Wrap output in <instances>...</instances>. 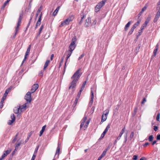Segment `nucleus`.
<instances>
[{
	"label": "nucleus",
	"mask_w": 160,
	"mask_h": 160,
	"mask_svg": "<svg viewBox=\"0 0 160 160\" xmlns=\"http://www.w3.org/2000/svg\"><path fill=\"white\" fill-rule=\"evenodd\" d=\"M138 156L137 155H134L132 158L133 160H137V159Z\"/></svg>",
	"instance_id": "obj_48"
},
{
	"label": "nucleus",
	"mask_w": 160,
	"mask_h": 160,
	"mask_svg": "<svg viewBox=\"0 0 160 160\" xmlns=\"http://www.w3.org/2000/svg\"><path fill=\"white\" fill-rule=\"evenodd\" d=\"M110 128V124H108L106 128L105 129L104 131L103 132V133L104 134H105L107 132L108 130Z\"/></svg>",
	"instance_id": "obj_21"
},
{
	"label": "nucleus",
	"mask_w": 160,
	"mask_h": 160,
	"mask_svg": "<svg viewBox=\"0 0 160 160\" xmlns=\"http://www.w3.org/2000/svg\"><path fill=\"white\" fill-rule=\"evenodd\" d=\"M137 109H138V108L137 107H136L134 108V111L132 113V117H134V116H135V115L136 113V112H137Z\"/></svg>",
	"instance_id": "obj_27"
},
{
	"label": "nucleus",
	"mask_w": 160,
	"mask_h": 160,
	"mask_svg": "<svg viewBox=\"0 0 160 160\" xmlns=\"http://www.w3.org/2000/svg\"><path fill=\"white\" fill-rule=\"evenodd\" d=\"M153 129L155 131H156L158 129V126H154V128H153Z\"/></svg>",
	"instance_id": "obj_55"
},
{
	"label": "nucleus",
	"mask_w": 160,
	"mask_h": 160,
	"mask_svg": "<svg viewBox=\"0 0 160 160\" xmlns=\"http://www.w3.org/2000/svg\"><path fill=\"white\" fill-rule=\"evenodd\" d=\"M81 21L79 22V24H81L82 23V19L84 18L85 16V15H84V13L83 11H82V12L81 14Z\"/></svg>",
	"instance_id": "obj_19"
},
{
	"label": "nucleus",
	"mask_w": 160,
	"mask_h": 160,
	"mask_svg": "<svg viewBox=\"0 0 160 160\" xmlns=\"http://www.w3.org/2000/svg\"><path fill=\"white\" fill-rule=\"evenodd\" d=\"M130 25V21H129L125 26L124 29L125 31H127L128 30V28L129 27Z\"/></svg>",
	"instance_id": "obj_24"
},
{
	"label": "nucleus",
	"mask_w": 160,
	"mask_h": 160,
	"mask_svg": "<svg viewBox=\"0 0 160 160\" xmlns=\"http://www.w3.org/2000/svg\"><path fill=\"white\" fill-rule=\"evenodd\" d=\"M36 157V156H35L34 155H33L32 157L31 160H34Z\"/></svg>",
	"instance_id": "obj_64"
},
{
	"label": "nucleus",
	"mask_w": 160,
	"mask_h": 160,
	"mask_svg": "<svg viewBox=\"0 0 160 160\" xmlns=\"http://www.w3.org/2000/svg\"><path fill=\"white\" fill-rule=\"evenodd\" d=\"M82 91L80 90L79 92H78L77 95V97H78V98H80V95L81 94V92Z\"/></svg>",
	"instance_id": "obj_44"
},
{
	"label": "nucleus",
	"mask_w": 160,
	"mask_h": 160,
	"mask_svg": "<svg viewBox=\"0 0 160 160\" xmlns=\"http://www.w3.org/2000/svg\"><path fill=\"white\" fill-rule=\"evenodd\" d=\"M143 30H141V29H140V30H139L138 32V35H137V38H138V36L141 35L142 33V32Z\"/></svg>",
	"instance_id": "obj_35"
},
{
	"label": "nucleus",
	"mask_w": 160,
	"mask_h": 160,
	"mask_svg": "<svg viewBox=\"0 0 160 160\" xmlns=\"http://www.w3.org/2000/svg\"><path fill=\"white\" fill-rule=\"evenodd\" d=\"M60 8V6H58V7H57L56 9L54 11V12H53V16H55L58 12V10H59Z\"/></svg>",
	"instance_id": "obj_20"
},
{
	"label": "nucleus",
	"mask_w": 160,
	"mask_h": 160,
	"mask_svg": "<svg viewBox=\"0 0 160 160\" xmlns=\"http://www.w3.org/2000/svg\"><path fill=\"white\" fill-rule=\"evenodd\" d=\"M149 144V143L148 142H147L145 143L143 145V146L144 147H145L147 146Z\"/></svg>",
	"instance_id": "obj_57"
},
{
	"label": "nucleus",
	"mask_w": 160,
	"mask_h": 160,
	"mask_svg": "<svg viewBox=\"0 0 160 160\" xmlns=\"http://www.w3.org/2000/svg\"><path fill=\"white\" fill-rule=\"evenodd\" d=\"M30 50L29 49V48H28L27 49V50L26 51V52L25 53V56H24V59L23 60V61H22V64H21V65H22L23 64V63H24V62L25 61L26 59L27 58V56L28 55L29 53V52H30Z\"/></svg>",
	"instance_id": "obj_11"
},
{
	"label": "nucleus",
	"mask_w": 160,
	"mask_h": 160,
	"mask_svg": "<svg viewBox=\"0 0 160 160\" xmlns=\"http://www.w3.org/2000/svg\"><path fill=\"white\" fill-rule=\"evenodd\" d=\"M42 14V12H41V14L38 17V21H41Z\"/></svg>",
	"instance_id": "obj_49"
},
{
	"label": "nucleus",
	"mask_w": 160,
	"mask_h": 160,
	"mask_svg": "<svg viewBox=\"0 0 160 160\" xmlns=\"http://www.w3.org/2000/svg\"><path fill=\"white\" fill-rule=\"evenodd\" d=\"M43 71L41 70L39 73L38 75L42 77L43 76Z\"/></svg>",
	"instance_id": "obj_41"
},
{
	"label": "nucleus",
	"mask_w": 160,
	"mask_h": 160,
	"mask_svg": "<svg viewBox=\"0 0 160 160\" xmlns=\"http://www.w3.org/2000/svg\"><path fill=\"white\" fill-rule=\"evenodd\" d=\"M141 21V19H139L133 25V26L131 29V31L132 32H133L136 28L139 25Z\"/></svg>",
	"instance_id": "obj_8"
},
{
	"label": "nucleus",
	"mask_w": 160,
	"mask_h": 160,
	"mask_svg": "<svg viewBox=\"0 0 160 160\" xmlns=\"http://www.w3.org/2000/svg\"><path fill=\"white\" fill-rule=\"evenodd\" d=\"M85 56V54L84 53H82V55H81L78 58V60H80L81 59Z\"/></svg>",
	"instance_id": "obj_37"
},
{
	"label": "nucleus",
	"mask_w": 160,
	"mask_h": 160,
	"mask_svg": "<svg viewBox=\"0 0 160 160\" xmlns=\"http://www.w3.org/2000/svg\"><path fill=\"white\" fill-rule=\"evenodd\" d=\"M64 25H68L69 24L70 22H69L68 20L67 19L63 21Z\"/></svg>",
	"instance_id": "obj_29"
},
{
	"label": "nucleus",
	"mask_w": 160,
	"mask_h": 160,
	"mask_svg": "<svg viewBox=\"0 0 160 160\" xmlns=\"http://www.w3.org/2000/svg\"><path fill=\"white\" fill-rule=\"evenodd\" d=\"M97 22V21L96 20H94L93 22L92 23V25H95Z\"/></svg>",
	"instance_id": "obj_63"
},
{
	"label": "nucleus",
	"mask_w": 160,
	"mask_h": 160,
	"mask_svg": "<svg viewBox=\"0 0 160 160\" xmlns=\"http://www.w3.org/2000/svg\"><path fill=\"white\" fill-rule=\"evenodd\" d=\"M20 108V106H18L17 107H15L13 109V112L15 114L19 113Z\"/></svg>",
	"instance_id": "obj_13"
},
{
	"label": "nucleus",
	"mask_w": 160,
	"mask_h": 160,
	"mask_svg": "<svg viewBox=\"0 0 160 160\" xmlns=\"http://www.w3.org/2000/svg\"><path fill=\"white\" fill-rule=\"evenodd\" d=\"M18 136V134H16L15 138L13 139L12 141V143H14L17 140V137Z\"/></svg>",
	"instance_id": "obj_40"
},
{
	"label": "nucleus",
	"mask_w": 160,
	"mask_h": 160,
	"mask_svg": "<svg viewBox=\"0 0 160 160\" xmlns=\"http://www.w3.org/2000/svg\"><path fill=\"white\" fill-rule=\"evenodd\" d=\"M7 155H6V154H5V153H4L2 156L1 157L2 158L4 159V158Z\"/></svg>",
	"instance_id": "obj_58"
},
{
	"label": "nucleus",
	"mask_w": 160,
	"mask_h": 160,
	"mask_svg": "<svg viewBox=\"0 0 160 160\" xmlns=\"http://www.w3.org/2000/svg\"><path fill=\"white\" fill-rule=\"evenodd\" d=\"M50 63V61L49 60H47L45 64H44V68H43V69L44 70H45L46 69V68L48 67V66L49 64V63Z\"/></svg>",
	"instance_id": "obj_22"
},
{
	"label": "nucleus",
	"mask_w": 160,
	"mask_h": 160,
	"mask_svg": "<svg viewBox=\"0 0 160 160\" xmlns=\"http://www.w3.org/2000/svg\"><path fill=\"white\" fill-rule=\"evenodd\" d=\"M147 8V6L146 5H145V6L142 8L141 11H142V12H143L146 10Z\"/></svg>",
	"instance_id": "obj_43"
},
{
	"label": "nucleus",
	"mask_w": 160,
	"mask_h": 160,
	"mask_svg": "<svg viewBox=\"0 0 160 160\" xmlns=\"http://www.w3.org/2000/svg\"><path fill=\"white\" fill-rule=\"evenodd\" d=\"M153 139V135H150L148 138V141L149 142H152Z\"/></svg>",
	"instance_id": "obj_31"
},
{
	"label": "nucleus",
	"mask_w": 160,
	"mask_h": 160,
	"mask_svg": "<svg viewBox=\"0 0 160 160\" xmlns=\"http://www.w3.org/2000/svg\"><path fill=\"white\" fill-rule=\"evenodd\" d=\"M39 148V146L35 148V150L34 152V153L33 155H34L35 156H36L37 153L38 152V150Z\"/></svg>",
	"instance_id": "obj_34"
},
{
	"label": "nucleus",
	"mask_w": 160,
	"mask_h": 160,
	"mask_svg": "<svg viewBox=\"0 0 160 160\" xmlns=\"http://www.w3.org/2000/svg\"><path fill=\"white\" fill-rule=\"evenodd\" d=\"M106 119L107 116H104L103 114L102 116L101 122H104L106 120Z\"/></svg>",
	"instance_id": "obj_26"
},
{
	"label": "nucleus",
	"mask_w": 160,
	"mask_h": 160,
	"mask_svg": "<svg viewBox=\"0 0 160 160\" xmlns=\"http://www.w3.org/2000/svg\"><path fill=\"white\" fill-rule=\"evenodd\" d=\"M41 9H42V6H41L39 8H38V10L37 11V12L38 13H39L41 10Z\"/></svg>",
	"instance_id": "obj_54"
},
{
	"label": "nucleus",
	"mask_w": 160,
	"mask_h": 160,
	"mask_svg": "<svg viewBox=\"0 0 160 160\" xmlns=\"http://www.w3.org/2000/svg\"><path fill=\"white\" fill-rule=\"evenodd\" d=\"M87 119V117L86 116H84L81 121V122L80 125V128H81L84 126Z\"/></svg>",
	"instance_id": "obj_14"
},
{
	"label": "nucleus",
	"mask_w": 160,
	"mask_h": 160,
	"mask_svg": "<svg viewBox=\"0 0 160 160\" xmlns=\"http://www.w3.org/2000/svg\"><path fill=\"white\" fill-rule=\"evenodd\" d=\"M31 92H28L25 96V99L28 103H30L31 101Z\"/></svg>",
	"instance_id": "obj_6"
},
{
	"label": "nucleus",
	"mask_w": 160,
	"mask_h": 160,
	"mask_svg": "<svg viewBox=\"0 0 160 160\" xmlns=\"http://www.w3.org/2000/svg\"><path fill=\"white\" fill-rule=\"evenodd\" d=\"M60 147L59 146V144H58V146L57 148L56 151V154H55L56 155H57V154H58V155H59V153L60 152Z\"/></svg>",
	"instance_id": "obj_23"
},
{
	"label": "nucleus",
	"mask_w": 160,
	"mask_h": 160,
	"mask_svg": "<svg viewBox=\"0 0 160 160\" xmlns=\"http://www.w3.org/2000/svg\"><path fill=\"white\" fill-rule=\"evenodd\" d=\"M156 139L157 140H160V134H158L157 135Z\"/></svg>",
	"instance_id": "obj_52"
},
{
	"label": "nucleus",
	"mask_w": 160,
	"mask_h": 160,
	"mask_svg": "<svg viewBox=\"0 0 160 160\" xmlns=\"http://www.w3.org/2000/svg\"><path fill=\"white\" fill-rule=\"evenodd\" d=\"M41 24V21H37L36 25L37 26H39Z\"/></svg>",
	"instance_id": "obj_56"
},
{
	"label": "nucleus",
	"mask_w": 160,
	"mask_h": 160,
	"mask_svg": "<svg viewBox=\"0 0 160 160\" xmlns=\"http://www.w3.org/2000/svg\"><path fill=\"white\" fill-rule=\"evenodd\" d=\"M86 81H85L83 82V83L82 84V86L81 87V89H80L82 91L83 90V89L84 88L85 86L86 85Z\"/></svg>",
	"instance_id": "obj_25"
},
{
	"label": "nucleus",
	"mask_w": 160,
	"mask_h": 160,
	"mask_svg": "<svg viewBox=\"0 0 160 160\" xmlns=\"http://www.w3.org/2000/svg\"><path fill=\"white\" fill-rule=\"evenodd\" d=\"M146 102V99L145 98H144L141 102L142 104H143L144 103Z\"/></svg>",
	"instance_id": "obj_50"
},
{
	"label": "nucleus",
	"mask_w": 160,
	"mask_h": 160,
	"mask_svg": "<svg viewBox=\"0 0 160 160\" xmlns=\"http://www.w3.org/2000/svg\"><path fill=\"white\" fill-rule=\"evenodd\" d=\"M90 121L88 120L86 122L85 125L84 127V130H85L88 127V126L89 123Z\"/></svg>",
	"instance_id": "obj_28"
},
{
	"label": "nucleus",
	"mask_w": 160,
	"mask_h": 160,
	"mask_svg": "<svg viewBox=\"0 0 160 160\" xmlns=\"http://www.w3.org/2000/svg\"><path fill=\"white\" fill-rule=\"evenodd\" d=\"M125 128H123L122 129L120 133L119 134V135L118 136H119V137H121L122 136V134H123V133H124V132L125 131Z\"/></svg>",
	"instance_id": "obj_30"
},
{
	"label": "nucleus",
	"mask_w": 160,
	"mask_h": 160,
	"mask_svg": "<svg viewBox=\"0 0 160 160\" xmlns=\"http://www.w3.org/2000/svg\"><path fill=\"white\" fill-rule=\"evenodd\" d=\"M46 125H44L43 126L41 130L40 131V134H39V136H41L42 134H43V132H44L45 128L46 127Z\"/></svg>",
	"instance_id": "obj_17"
},
{
	"label": "nucleus",
	"mask_w": 160,
	"mask_h": 160,
	"mask_svg": "<svg viewBox=\"0 0 160 160\" xmlns=\"http://www.w3.org/2000/svg\"><path fill=\"white\" fill-rule=\"evenodd\" d=\"M66 53H67V56L66 58V61L68 62V59L71 56L72 53V52L68 51L66 52Z\"/></svg>",
	"instance_id": "obj_15"
},
{
	"label": "nucleus",
	"mask_w": 160,
	"mask_h": 160,
	"mask_svg": "<svg viewBox=\"0 0 160 160\" xmlns=\"http://www.w3.org/2000/svg\"><path fill=\"white\" fill-rule=\"evenodd\" d=\"M23 15L22 13H20L19 14V18L18 19V22L17 24V26L15 28V32L14 34V36L15 37L16 35L17 34L18 31V30L19 27L20 26L21 23V20L22 18Z\"/></svg>",
	"instance_id": "obj_3"
},
{
	"label": "nucleus",
	"mask_w": 160,
	"mask_h": 160,
	"mask_svg": "<svg viewBox=\"0 0 160 160\" xmlns=\"http://www.w3.org/2000/svg\"><path fill=\"white\" fill-rule=\"evenodd\" d=\"M8 2L7 1H6L5 2H4V3L3 4V5H2V7L1 8V9L2 10H4L5 7L7 5V4H8Z\"/></svg>",
	"instance_id": "obj_32"
},
{
	"label": "nucleus",
	"mask_w": 160,
	"mask_h": 160,
	"mask_svg": "<svg viewBox=\"0 0 160 160\" xmlns=\"http://www.w3.org/2000/svg\"><path fill=\"white\" fill-rule=\"evenodd\" d=\"M11 118L12 119V120H14V121L15 120V115H14V114H12L11 115Z\"/></svg>",
	"instance_id": "obj_39"
},
{
	"label": "nucleus",
	"mask_w": 160,
	"mask_h": 160,
	"mask_svg": "<svg viewBox=\"0 0 160 160\" xmlns=\"http://www.w3.org/2000/svg\"><path fill=\"white\" fill-rule=\"evenodd\" d=\"M139 160H147V158L145 157H142Z\"/></svg>",
	"instance_id": "obj_62"
},
{
	"label": "nucleus",
	"mask_w": 160,
	"mask_h": 160,
	"mask_svg": "<svg viewBox=\"0 0 160 160\" xmlns=\"http://www.w3.org/2000/svg\"><path fill=\"white\" fill-rule=\"evenodd\" d=\"M38 84H34L30 90L31 92L32 93L34 92L38 88Z\"/></svg>",
	"instance_id": "obj_7"
},
{
	"label": "nucleus",
	"mask_w": 160,
	"mask_h": 160,
	"mask_svg": "<svg viewBox=\"0 0 160 160\" xmlns=\"http://www.w3.org/2000/svg\"><path fill=\"white\" fill-rule=\"evenodd\" d=\"M151 16L150 15H148V17H147L146 19V21L149 22L150 19H151Z\"/></svg>",
	"instance_id": "obj_45"
},
{
	"label": "nucleus",
	"mask_w": 160,
	"mask_h": 160,
	"mask_svg": "<svg viewBox=\"0 0 160 160\" xmlns=\"http://www.w3.org/2000/svg\"><path fill=\"white\" fill-rule=\"evenodd\" d=\"M91 100L90 101V102L89 103V105L90 106H91L93 103V98H94V93L93 91L91 90Z\"/></svg>",
	"instance_id": "obj_12"
},
{
	"label": "nucleus",
	"mask_w": 160,
	"mask_h": 160,
	"mask_svg": "<svg viewBox=\"0 0 160 160\" xmlns=\"http://www.w3.org/2000/svg\"><path fill=\"white\" fill-rule=\"evenodd\" d=\"M10 152V151L7 150L5 151V154L7 155L8 154H9Z\"/></svg>",
	"instance_id": "obj_51"
},
{
	"label": "nucleus",
	"mask_w": 160,
	"mask_h": 160,
	"mask_svg": "<svg viewBox=\"0 0 160 160\" xmlns=\"http://www.w3.org/2000/svg\"><path fill=\"white\" fill-rule=\"evenodd\" d=\"M15 121L13 120H9L8 122V125H12V123L14 121Z\"/></svg>",
	"instance_id": "obj_36"
},
{
	"label": "nucleus",
	"mask_w": 160,
	"mask_h": 160,
	"mask_svg": "<svg viewBox=\"0 0 160 160\" xmlns=\"http://www.w3.org/2000/svg\"><path fill=\"white\" fill-rule=\"evenodd\" d=\"M79 98H78V97H76V98L75 99L74 102V103L73 105H74L75 106H76V105L77 104Z\"/></svg>",
	"instance_id": "obj_38"
},
{
	"label": "nucleus",
	"mask_w": 160,
	"mask_h": 160,
	"mask_svg": "<svg viewBox=\"0 0 160 160\" xmlns=\"http://www.w3.org/2000/svg\"><path fill=\"white\" fill-rule=\"evenodd\" d=\"M160 16V7H159L158 11L157 12L155 18L158 19Z\"/></svg>",
	"instance_id": "obj_16"
},
{
	"label": "nucleus",
	"mask_w": 160,
	"mask_h": 160,
	"mask_svg": "<svg viewBox=\"0 0 160 160\" xmlns=\"http://www.w3.org/2000/svg\"><path fill=\"white\" fill-rule=\"evenodd\" d=\"M91 24V18H88L86 20L85 26L86 27H88Z\"/></svg>",
	"instance_id": "obj_9"
},
{
	"label": "nucleus",
	"mask_w": 160,
	"mask_h": 160,
	"mask_svg": "<svg viewBox=\"0 0 160 160\" xmlns=\"http://www.w3.org/2000/svg\"><path fill=\"white\" fill-rule=\"evenodd\" d=\"M105 134H103V133H102V134H101V135L100 138V139H102V138L104 136Z\"/></svg>",
	"instance_id": "obj_60"
},
{
	"label": "nucleus",
	"mask_w": 160,
	"mask_h": 160,
	"mask_svg": "<svg viewBox=\"0 0 160 160\" xmlns=\"http://www.w3.org/2000/svg\"><path fill=\"white\" fill-rule=\"evenodd\" d=\"M80 69H78L77 71L72 77L71 78L73 80L70 84L68 88L69 89H70L72 88L73 89L75 87L76 83L81 76L80 74Z\"/></svg>",
	"instance_id": "obj_1"
},
{
	"label": "nucleus",
	"mask_w": 160,
	"mask_h": 160,
	"mask_svg": "<svg viewBox=\"0 0 160 160\" xmlns=\"http://www.w3.org/2000/svg\"><path fill=\"white\" fill-rule=\"evenodd\" d=\"M28 102H26L23 105L20 106V111L21 112H22L26 110V108L27 107V104H28Z\"/></svg>",
	"instance_id": "obj_10"
},
{
	"label": "nucleus",
	"mask_w": 160,
	"mask_h": 160,
	"mask_svg": "<svg viewBox=\"0 0 160 160\" xmlns=\"http://www.w3.org/2000/svg\"><path fill=\"white\" fill-rule=\"evenodd\" d=\"M95 107L94 106H92L91 108V111H92V113H93L94 112V109H95Z\"/></svg>",
	"instance_id": "obj_59"
},
{
	"label": "nucleus",
	"mask_w": 160,
	"mask_h": 160,
	"mask_svg": "<svg viewBox=\"0 0 160 160\" xmlns=\"http://www.w3.org/2000/svg\"><path fill=\"white\" fill-rule=\"evenodd\" d=\"M9 92V90L7 89L4 93L3 97L0 102V108H2L3 106L4 101L6 99V97Z\"/></svg>",
	"instance_id": "obj_5"
},
{
	"label": "nucleus",
	"mask_w": 160,
	"mask_h": 160,
	"mask_svg": "<svg viewBox=\"0 0 160 160\" xmlns=\"http://www.w3.org/2000/svg\"><path fill=\"white\" fill-rule=\"evenodd\" d=\"M139 160H147V158L145 157H142Z\"/></svg>",
	"instance_id": "obj_61"
},
{
	"label": "nucleus",
	"mask_w": 160,
	"mask_h": 160,
	"mask_svg": "<svg viewBox=\"0 0 160 160\" xmlns=\"http://www.w3.org/2000/svg\"><path fill=\"white\" fill-rule=\"evenodd\" d=\"M74 18V16L73 15L70 16L67 19L70 22H72Z\"/></svg>",
	"instance_id": "obj_18"
},
{
	"label": "nucleus",
	"mask_w": 160,
	"mask_h": 160,
	"mask_svg": "<svg viewBox=\"0 0 160 160\" xmlns=\"http://www.w3.org/2000/svg\"><path fill=\"white\" fill-rule=\"evenodd\" d=\"M147 26V25L144 24H143L142 25V26L141 28V30H143L145 28H146Z\"/></svg>",
	"instance_id": "obj_42"
},
{
	"label": "nucleus",
	"mask_w": 160,
	"mask_h": 160,
	"mask_svg": "<svg viewBox=\"0 0 160 160\" xmlns=\"http://www.w3.org/2000/svg\"><path fill=\"white\" fill-rule=\"evenodd\" d=\"M105 4V1H102L98 3L95 7V11L96 12H98L100 9Z\"/></svg>",
	"instance_id": "obj_4"
},
{
	"label": "nucleus",
	"mask_w": 160,
	"mask_h": 160,
	"mask_svg": "<svg viewBox=\"0 0 160 160\" xmlns=\"http://www.w3.org/2000/svg\"><path fill=\"white\" fill-rule=\"evenodd\" d=\"M158 49H155L154 50V51H153V55L154 56H156V52H157V51Z\"/></svg>",
	"instance_id": "obj_47"
},
{
	"label": "nucleus",
	"mask_w": 160,
	"mask_h": 160,
	"mask_svg": "<svg viewBox=\"0 0 160 160\" xmlns=\"http://www.w3.org/2000/svg\"><path fill=\"white\" fill-rule=\"evenodd\" d=\"M106 112V113H105V115L104 116H107L108 114L109 113V111L108 110H107L105 111L104 112Z\"/></svg>",
	"instance_id": "obj_53"
},
{
	"label": "nucleus",
	"mask_w": 160,
	"mask_h": 160,
	"mask_svg": "<svg viewBox=\"0 0 160 160\" xmlns=\"http://www.w3.org/2000/svg\"><path fill=\"white\" fill-rule=\"evenodd\" d=\"M77 41V38L76 36H74L71 42L69 47L68 51L72 52L73 51L76 45L75 43Z\"/></svg>",
	"instance_id": "obj_2"
},
{
	"label": "nucleus",
	"mask_w": 160,
	"mask_h": 160,
	"mask_svg": "<svg viewBox=\"0 0 160 160\" xmlns=\"http://www.w3.org/2000/svg\"><path fill=\"white\" fill-rule=\"evenodd\" d=\"M21 142H19L16 145L15 148L14 150H17L18 149V147L21 145Z\"/></svg>",
	"instance_id": "obj_33"
},
{
	"label": "nucleus",
	"mask_w": 160,
	"mask_h": 160,
	"mask_svg": "<svg viewBox=\"0 0 160 160\" xmlns=\"http://www.w3.org/2000/svg\"><path fill=\"white\" fill-rule=\"evenodd\" d=\"M160 113H158L157 116L156 117V120L157 121H159V119H160Z\"/></svg>",
	"instance_id": "obj_46"
}]
</instances>
